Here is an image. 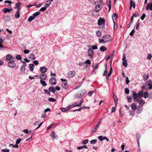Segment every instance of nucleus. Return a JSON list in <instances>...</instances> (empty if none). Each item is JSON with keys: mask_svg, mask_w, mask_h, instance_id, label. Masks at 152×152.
<instances>
[{"mask_svg": "<svg viewBox=\"0 0 152 152\" xmlns=\"http://www.w3.org/2000/svg\"><path fill=\"white\" fill-rule=\"evenodd\" d=\"M99 42L100 43H102V42L104 43V39L103 38L102 39H99Z\"/></svg>", "mask_w": 152, "mask_h": 152, "instance_id": "0e129e2a", "label": "nucleus"}, {"mask_svg": "<svg viewBox=\"0 0 152 152\" xmlns=\"http://www.w3.org/2000/svg\"><path fill=\"white\" fill-rule=\"evenodd\" d=\"M113 99L114 100L115 103V107H116L118 104V99L117 97V96L115 95H114L113 96Z\"/></svg>", "mask_w": 152, "mask_h": 152, "instance_id": "f3484780", "label": "nucleus"}, {"mask_svg": "<svg viewBox=\"0 0 152 152\" xmlns=\"http://www.w3.org/2000/svg\"><path fill=\"white\" fill-rule=\"evenodd\" d=\"M90 142L91 144H94L97 142V140H92L90 141Z\"/></svg>", "mask_w": 152, "mask_h": 152, "instance_id": "c03bdc74", "label": "nucleus"}, {"mask_svg": "<svg viewBox=\"0 0 152 152\" xmlns=\"http://www.w3.org/2000/svg\"><path fill=\"white\" fill-rule=\"evenodd\" d=\"M15 66V63L14 61L12 59L8 63V66L10 68H13Z\"/></svg>", "mask_w": 152, "mask_h": 152, "instance_id": "20e7f679", "label": "nucleus"}, {"mask_svg": "<svg viewBox=\"0 0 152 152\" xmlns=\"http://www.w3.org/2000/svg\"><path fill=\"white\" fill-rule=\"evenodd\" d=\"M3 19L5 22H6L10 21L11 20V18L9 15H7L4 16Z\"/></svg>", "mask_w": 152, "mask_h": 152, "instance_id": "9d476101", "label": "nucleus"}, {"mask_svg": "<svg viewBox=\"0 0 152 152\" xmlns=\"http://www.w3.org/2000/svg\"><path fill=\"white\" fill-rule=\"evenodd\" d=\"M130 106L132 110H134L137 109V106L136 103H133Z\"/></svg>", "mask_w": 152, "mask_h": 152, "instance_id": "dca6fc26", "label": "nucleus"}, {"mask_svg": "<svg viewBox=\"0 0 152 152\" xmlns=\"http://www.w3.org/2000/svg\"><path fill=\"white\" fill-rule=\"evenodd\" d=\"M25 69L26 68L25 67L23 68V66H22L20 69L21 72L23 74L25 72Z\"/></svg>", "mask_w": 152, "mask_h": 152, "instance_id": "2f4dec72", "label": "nucleus"}, {"mask_svg": "<svg viewBox=\"0 0 152 152\" xmlns=\"http://www.w3.org/2000/svg\"><path fill=\"white\" fill-rule=\"evenodd\" d=\"M96 33L98 37H101L102 34V32L101 31L99 30L96 31Z\"/></svg>", "mask_w": 152, "mask_h": 152, "instance_id": "5701e85b", "label": "nucleus"}, {"mask_svg": "<svg viewBox=\"0 0 152 152\" xmlns=\"http://www.w3.org/2000/svg\"><path fill=\"white\" fill-rule=\"evenodd\" d=\"M140 23L139 22V20H138V21L136 23V29H138L139 28V25H140Z\"/></svg>", "mask_w": 152, "mask_h": 152, "instance_id": "6e6d98bb", "label": "nucleus"}, {"mask_svg": "<svg viewBox=\"0 0 152 152\" xmlns=\"http://www.w3.org/2000/svg\"><path fill=\"white\" fill-rule=\"evenodd\" d=\"M84 63L86 64H88L89 65H90L91 64V61L89 59H87L86 61H85Z\"/></svg>", "mask_w": 152, "mask_h": 152, "instance_id": "79ce46f5", "label": "nucleus"}, {"mask_svg": "<svg viewBox=\"0 0 152 152\" xmlns=\"http://www.w3.org/2000/svg\"><path fill=\"white\" fill-rule=\"evenodd\" d=\"M67 83H66L63 82L62 83V86L64 88H66L67 87Z\"/></svg>", "mask_w": 152, "mask_h": 152, "instance_id": "de8ad7c7", "label": "nucleus"}, {"mask_svg": "<svg viewBox=\"0 0 152 152\" xmlns=\"http://www.w3.org/2000/svg\"><path fill=\"white\" fill-rule=\"evenodd\" d=\"M29 58L31 59V60H34L36 59V56L33 54H31L29 55Z\"/></svg>", "mask_w": 152, "mask_h": 152, "instance_id": "b1692460", "label": "nucleus"}, {"mask_svg": "<svg viewBox=\"0 0 152 152\" xmlns=\"http://www.w3.org/2000/svg\"><path fill=\"white\" fill-rule=\"evenodd\" d=\"M15 16L16 18H19L20 17V12H18V11H17L15 14Z\"/></svg>", "mask_w": 152, "mask_h": 152, "instance_id": "393cba45", "label": "nucleus"}, {"mask_svg": "<svg viewBox=\"0 0 152 152\" xmlns=\"http://www.w3.org/2000/svg\"><path fill=\"white\" fill-rule=\"evenodd\" d=\"M46 7H42L39 10L40 11H44L46 9Z\"/></svg>", "mask_w": 152, "mask_h": 152, "instance_id": "052dcab7", "label": "nucleus"}, {"mask_svg": "<svg viewBox=\"0 0 152 152\" xmlns=\"http://www.w3.org/2000/svg\"><path fill=\"white\" fill-rule=\"evenodd\" d=\"M100 50L102 51H104L107 50V48L104 46H101L99 48Z\"/></svg>", "mask_w": 152, "mask_h": 152, "instance_id": "cd10ccee", "label": "nucleus"}, {"mask_svg": "<svg viewBox=\"0 0 152 152\" xmlns=\"http://www.w3.org/2000/svg\"><path fill=\"white\" fill-rule=\"evenodd\" d=\"M146 9L147 10H148L149 9L151 10H152V4L150 3H148L147 4Z\"/></svg>", "mask_w": 152, "mask_h": 152, "instance_id": "ddd939ff", "label": "nucleus"}, {"mask_svg": "<svg viewBox=\"0 0 152 152\" xmlns=\"http://www.w3.org/2000/svg\"><path fill=\"white\" fill-rule=\"evenodd\" d=\"M98 138L101 141H102L104 140V139H103L104 137H103L102 136H99Z\"/></svg>", "mask_w": 152, "mask_h": 152, "instance_id": "603ef678", "label": "nucleus"}, {"mask_svg": "<svg viewBox=\"0 0 152 152\" xmlns=\"http://www.w3.org/2000/svg\"><path fill=\"white\" fill-rule=\"evenodd\" d=\"M143 91L141 90L138 93V97L139 98H141L143 96Z\"/></svg>", "mask_w": 152, "mask_h": 152, "instance_id": "4be33fe9", "label": "nucleus"}, {"mask_svg": "<svg viewBox=\"0 0 152 152\" xmlns=\"http://www.w3.org/2000/svg\"><path fill=\"white\" fill-rule=\"evenodd\" d=\"M152 83V82L151 80H149L147 81L146 83V84L145 85H146L147 86H149L150 84H151Z\"/></svg>", "mask_w": 152, "mask_h": 152, "instance_id": "e433bc0d", "label": "nucleus"}, {"mask_svg": "<svg viewBox=\"0 0 152 152\" xmlns=\"http://www.w3.org/2000/svg\"><path fill=\"white\" fill-rule=\"evenodd\" d=\"M85 69H86V71H88L89 69V65H87V64H86L85 66Z\"/></svg>", "mask_w": 152, "mask_h": 152, "instance_id": "338daca9", "label": "nucleus"}, {"mask_svg": "<svg viewBox=\"0 0 152 152\" xmlns=\"http://www.w3.org/2000/svg\"><path fill=\"white\" fill-rule=\"evenodd\" d=\"M34 131H32L31 130H30L28 132V133L29 134H30L33 135L34 133Z\"/></svg>", "mask_w": 152, "mask_h": 152, "instance_id": "69168bd1", "label": "nucleus"}, {"mask_svg": "<svg viewBox=\"0 0 152 152\" xmlns=\"http://www.w3.org/2000/svg\"><path fill=\"white\" fill-rule=\"evenodd\" d=\"M40 83L43 86H45L47 85L46 82L45 81H44V80H40Z\"/></svg>", "mask_w": 152, "mask_h": 152, "instance_id": "f704fd0d", "label": "nucleus"}, {"mask_svg": "<svg viewBox=\"0 0 152 152\" xmlns=\"http://www.w3.org/2000/svg\"><path fill=\"white\" fill-rule=\"evenodd\" d=\"M1 151L3 152H9V150L7 149H2Z\"/></svg>", "mask_w": 152, "mask_h": 152, "instance_id": "680f3d73", "label": "nucleus"}, {"mask_svg": "<svg viewBox=\"0 0 152 152\" xmlns=\"http://www.w3.org/2000/svg\"><path fill=\"white\" fill-rule=\"evenodd\" d=\"M39 77L41 80H45L46 79L47 76L45 74H41Z\"/></svg>", "mask_w": 152, "mask_h": 152, "instance_id": "9b49d317", "label": "nucleus"}, {"mask_svg": "<svg viewBox=\"0 0 152 152\" xmlns=\"http://www.w3.org/2000/svg\"><path fill=\"white\" fill-rule=\"evenodd\" d=\"M103 38L104 41V43L109 42L112 40V37L109 35L107 34L104 35Z\"/></svg>", "mask_w": 152, "mask_h": 152, "instance_id": "f03ea898", "label": "nucleus"}, {"mask_svg": "<svg viewBox=\"0 0 152 152\" xmlns=\"http://www.w3.org/2000/svg\"><path fill=\"white\" fill-rule=\"evenodd\" d=\"M86 90L84 89H82L80 92L75 94L74 96L75 98L79 99L81 98L86 93Z\"/></svg>", "mask_w": 152, "mask_h": 152, "instance_id": "f257e3e1", "label": "nucleus"}, {"mask_svg": "<svg viewBox=\"0 0 152 152\" xmlns=\"http://www.w3.org/2000/svg\"><path fill=\"white\" fill-rule=\"evenodd\" d=\"M132 97L134 99H136L137 97H138L136 91H134L133 92L132 94Z\"/></svg>", "mask_w": 152, "mask_h": 152, "instance_id": "a211bd4d", "label": "nucleus"}, {"mask_svg": "<svg viewBox=\"0 0 152 152\" xmlns=\"http://www.w3.org/2000/svg\"><path fill=\"white\" fill-rule=\"evenodd\" d=\"M110 0H109V1H108L107 3V4L108 5V8H109V10L108 11L109 12L110 10V9L111 8V5L110 4Z\"/></svg>", "mask_w": 152, "mask_h": 152, "instance_id": "c756f323", "label": "nucleus"}, {"mask_svg": "<svg viewBox=\"0 0 152 152\" xmlns=\"http://www.w3.org/2000/svg\"><path fill=\"white\" fill-rule=\"evenodd\" d=\"M50 83L52 85H55L57 83L56 79L54 77H51L49 80Z\"/></svg>", "mask_w": 152, "mask_h": 152, "instance_id": "7ed1b4c3", "label": "nucleus"}, {"mask_svg": "<svg viewBox=\"0 0 152 152\" xmlns=\"http://www.w3.org/2000/svg\"><path fill=\"white\" fill-rule=\"evenodd\" d=\"M48 100L50 102H54L56 101V99L53 98H50L48 99Z\"/></svg>", "mask_w": 152, "mask_h": 152, "instance_id": "09e8293b", "label": "nucleus"}, {"mask_svg": "<svg viewBox=\"0 0 152 152\" xmlns=\"http://www.w3.org/2000/svg\"><path fill=\"white\" fill-rule=\"evenodd\" d=\"M21 140V139L20 138H19L17 139L16 141V143L17 144H19Z\"/></svg>", "mask_w": 152, "mask_h": 152, "instance_id": "3c124183", "label": "nucleus"}, {"mask_svg": "<svg viewBox=\"0 0 152 152\" xmlns=\"http://www.w3.org/2000/svg\"><path fill=\"white\" fill-rule=\"evenodd\" d=\"M83 102V99H82L80 102V103H79L78 104H77L75 105H74V106H77V107H80L82 105V104Z\"/></svg>", "mask_w": 152, "mask_h": 152, "instance_id": "7c9ffc66", "label": "nucleus"}, {"mask_svg": "<svg viewBox=\"0 0 152 152\" xmlns=\"http://www.w3.org/2000/svg\"><path fill=\"white\" fill-rule=\"evenodd\" d=\"M13 10L12 8H5L2 11L4 12V13H6L7 12H10V11H11Z\"/></svg>", "mask_w": 152, "mask_h": 152, "instance_id": "4468645a", "label": "nucleus"}, {"mask_svg": "<svg viewBox=\"0 0 152 152\" xmlns=\"http://www.w3.org/2000/svg\"><path fill=\"white\" fill-rule=\"evenodd\" d=\"M102 8V7L100 4H97L95 7V10L96 12H98L101 10Z\"/></svg>", "mask_w": 152, "mask_h": 152, "instance_id": "6e6552de", "label": "nucleus"}, {"mask_svg": "<svg viewBox=\"0 0 152 152\" xmlns=\"http://www.w3.org/2000/svg\"><path fill=\"white\" fill-rule=\"evenodd\" d=\"M34 64H29V69L32 72L34 69Z\"/></svg>", "mask_w": 152, "mask_h": 152, "instance_id": "6ab92c4d", "label": "nucleus"}, {"mask_svg": "<svg viewBox=\"0 0 152 152\" xmlns=\"http://www.w3.org/2000/svg\"><path fill=\"white\" fill-rule=\"evenodd\" d=\"M91 48V49H92V50H96L97 49V47L96 45L93 46H92Z\"/></svg>", "mask_w": 152, "mask_h": 152, "instance_id": "e2e57ef3", "label": "nucleus"}, {"mask_svg": "<svg viewBox=\"0 0 152 152\" xmlns=\"http://www.w3.org/2000/svg\"><path fill=\"white\" fill-rule=\"evenodd\" d=\"M152 57V55L150 54H148L147 57V58L149 60H150Z\"/></svg>", "mask_w": 152, "mask_h": 152, "instance_id": "bf43d9fd", "label": "nucleus"}, {"mask_svg": "<svg viewBox=\"0 0 152 152\" xmlns=\"http://www.w3.org/2000/svg\"><path fill=\"white\" fill-rule=\"evenodd\" d=\"M145 17V14L144 13H143L142 15V16L140 17V18H141L142 20H144Z\"/></svg>", "mask_w": 152, "mask_h": 152, "instance_id": "5fc2aeb1", "label": "nucleus"}, {"mask_svg": "<svg viewBox=\"0 0 152 152\" xmlns=\"http://www.w3.org/2000/svg\"><path fill=\"white\" fill-rule=\"evenodd\" d=\"M50 136H52V138L53 140L55 139H57V136L55 134V132L53 131L51 133V135Z\"/></svg>", "mask_w": 152, "mask_h": 152, "instance_id": "2eb2a0df", "label": "nucleus"}, {"mask_svg": "<svg viewBox=\"0 0 152 152\" xmlns=\"http://www.w3.org/2000/svg\"><path fill=\"white\" fill-rule=\"evenodd\" d=\"M49 91L52 92L53 93H54L56 91L55 88H54L53 86L50 87L49 88Z\"/></svg>", "mask_w": 152, "mask_h": 152, "instance_id": "412c9836", "label": "nucleus"}, {"mask_svg": "<svg viewBox=\"0 0 152 152\" xmlns=\"http://www.w3.org/2000/svg\"><path fill=\"white\" fill-rule=\"evenodd\" d=\"M16 58L18 60H21L22 59V57L20 55H17L16 56Z\"/></svg>", "mask_w": 152, "mask_h": 152, "instance_id": "a19ab883", "label": "nucleus"}, {"mask_svg": "<svg viewBox=\"0 0 152 152\" xmlns=\"http://www.w3.org/2000/svg\"><path fill=\"white\" fill-rule=\"evenodd\" d=\"M113 22L114 23V30L115 31V30H116V29H117V24L116 23H115L114 21H113Z\"/></svg>", "mask_w": 152, "mask_h": 152, "instance_id": "a18cd8bd", "label": "nucleus"}, {"mask_svg": "<svg viewBox=\"0 0 152 152\" xmlns=\"http://www.w3.org/2000/svg\"><path fill=\"white\" fill-rule=\"evenodd\" d=\"M125 92L126 94H128L129 93V90L128 88H125Z\"/></svg>", "mask_w": 152, "mask_h": 152, "instance_id": "37998d69", "label": "nucleus"}, {"mask_svg": "<svg viewBox=\"0 0 152 152\" xmlns=\"http://www.w3.org/2000/svg\"><path fill=\"white\" fill-rule=\"evenodd\" d=\"M3 42V40L1 38H0V48H3L4 47L3 46L2 43Z\"/></svg>", "mask_w": 152, "mask_h": 152, "instance_id": "49530a36", "label": "nucleus"}, {"mask_svg": "<svg viewBox=\"0 0 152 152\" xmlns=\"http://www.w3.org/2000/svg\"><path fill=\"white\" fill-rule=\"evenodd\" d=\"M40 14V12H35V13H34L33 14V16L34 17V18H35L36 16L39 15Z\"/></svg>", "mask_w": 152, "mask_h": 152, "instance_id": "72a5a7b5", "label": "nucleus"}, {"mask_svg": "<svg viewBox=\"0 0 152 152\" xmlns=\"http://www.w3.org/2000/svg\"><path fill=\"white\" fill-rule=\"evenodd\" d=\"M35 18L34 17L32 16H30L29 17L28 19V20L29 22L33 20H34Z\"/></svg>", "mask_w": 152, "mask_h": 152, "instance_id": "4c0bfd02", "label": "nucleus"}, {"mask_svg": "<svg viewBox=\"0 0 152 152\" xmlns=\"http://www.w3.org/2000/svg\"><path fill=\"white\" fill-rule=\"evenodd\" d=\"M135 31L134 29H133L132 31L130 33V34H129V35H130L131 36H132L134 33L135 32Z\"/></svg>", "mask_w": 152, "mask_h": 152, "instance_id": "864d4df0", "label": "nucleus"}, {"mask_svg": "<svg viewBox=\"0 0 152 152\" xmlns=\"http://www.w3.org/2000/svg\"><path fill=\"white\" fill-rule=\"evenodd\" d=\"M139 103L140 105H142L144 104L145 101L141 99L140 100V101H139Z\"/></svg>", "mask_w": 152, "mask_h": 152, "instance_id": "c9c22d12", "label": "nucleus"}, {"mask_svg": "<svg viewBox=\"0 0 152 152\" xmlns=\"http://www.w3.org/2000/svg\"><path fill=\"white\" fill-rule=\"evenodd\" d=\"M149 76L148 75H146V74H145L143 76V78L144 81H146L148 79Z\"/></svg>", "mask_w": 152, "mask_h": 152, "instance_id": "c85d7f7f", "label": "nucleus"}, {"mask_svg": "<svg viewBox=\"0 0 152 152\" xmlns=\"http://www.w3.org/2000/svg\"><path fill=\"white\" fill-rule=\"evenodd\" d=\"M127 99L128 102L129 103H131L132 102V98L131 96H127Z\"/></svg>", "mask_w": 152, "mask_h": 152, "instance_id": "58836bf2", "label": "nucleus"}, {"mask_svg": "<svg viewBox=\"0 0 152 152\" xmlns=\"http://www.w3.org/2000/svg\"><path fill=\"white\" fill-rule=\"evenodd\" d=\"M98 64L97 63H96L94 66V68L95 69H97L98 68Z\"/></svg>", "mask_w": 152, "mask_h": 152, "instance_id": "13d9d810", "label": "nucleus"}, {"mask_svg": "<svg viewBox=\"0 0 152 152\" xmlns=\"http://www.w3.org/2000/svg\"><path fill=\"white\" fill-rule=\"evenodd\" d=\"M99 126L96 125L95 126V127H94V128L93 129V130H92V133H93L94 132H96V131L97 129L99 128Z\"/></svg>", "mask_w": 152, "mask_h": 152, "instance_id": "a878e982", "label": "nucleus"}, {"mask_svg": "<svg viewBox=\"0 0 152 152\" xmlns=\"http://www.w3.org/2000/svg\"><path fill=\"white\" fill-rule=\"evenodd\" d=\"M112 17L113 20V19H114L115 20H116L118 17V16L116 13H115L113 14Z\"/></svg>", "mask_w": 152, "mask_h": 152, "instance_id": "bb28decb", "label": "nucleus"}, {"mask_svg": "<svg viewBox=\"0 0 152 152\" xmlns=\"http://www.w3.org/2000/svg\"><path fill=\"white\" fill-rule=\"evenodd\" d=\"M136 139L137 141V144H138V147H140L139 140L141 137V135L139 133H137L136 135Z\"/></svg>", "mask_w": 152, "mask_h": 152, "instance_id": "1a4fd4ad", "label": "nucleus"}, {"mask_svg": "<svg viewBox=\"0 0 152 152\" xmlns=\"http://www.w3.org/2000/svg\"><path fill=\"white\" fill-rule=\"evenodd\" d=\"M93 92H94V91H89L88 93V96H91L92 95L93 93Z\"/></svg>", "mask_w": 152, "mask_h": 152, "instance_id": "4d7b16f0", "label": "nucleus"}, {"mask_svg": "<svg viewBox=\"0 0 152 152\" xmlns=\"http://www.w3.org/2000/svg\"><path fill=\"white\" fill-rule=\"evenodd\" d=\"M148 94L147 92H146L145 93H144V95H143V97H144L145 98H147L148 97Z\"/></svg>", "mask_w": 152, "mask_h": 152, "instance_id": "ea45409f", "label": "nucleus"}, {"mask_svg": "<svg viewBox=\"0 0 152 152\" xmlns=\"http://www.w3.org/2000/svg\"><path fill=\"white\" fill-rule=\"evenodd\" d=\"M75 72L74 71L69 72L68 74V78H72L75 76Z\"/></svg>", "mask_w": 152, "mask_h": 152, "instance_id": "0eeeda50", "label": "nucleus"}, {"mask_svg": "<svg viewBox=\"0 0 152 152\" xmlns=\"http://www.w3.org/2000/svg\"><path fill=\"white\" fill-rule=\"evenodd\" d=\"M30 51L28 50H24V53L25 54H27Z\"/></svg>", "mask_w": 152, "mask_h": 152, "instance_id": "774afa93", "label": "nucleus"}, {"mask_svg": "<svg viewBox=\"0 0 152 152\" xmlns=\"http://www.w3.org/2000/svg\"><path fill=\"white\" fill-rule=\"evenodd\" d=\"M40 71L42 73H45L47 71V69L45 67H41L40 68Z\"/></svg>", "mask_w": 152, "mask_h": 152, "instance_id": "f8f14e48", "label": "nucleus"}, {"mask_svg": "<svg viewBox=\"0 0 152 152\" xmlns=\"http://www.w3.org/2000/svg\"><path fill=\"white\" fill-rule=\"evenodd\" d=\"M105 23V21L104 18H100L98 20V23L99 25H104Z\"/></svg>", "mask_w": 152, "mask_h": 152, "instance_id": "39448f33", "label": "nucleus"}, {"mask_svg": "<svg viewBox=\"0 0 152 152\" xmlns=\"http://www.w3.org/2000/svg\"><path fill=\"white\" fill-rule=\"evenodd\" d=\"M122 65L125 67H126L127 66V63L126 60H123Z\"/></svg>", "mask_w": 152, "mask_h": 152, "instance_id": "473e14b6", "label": "nucleus"}, {"mask_svg": "<svg viewBox=\"0 0 152 152\" xmlns=\"http://www.w3.org/2000/svg\"><path fill=\"white\" fill-rule=\"evenodd\" d=\"M88 142V139H86L85 140H83L82 142V143L83 144H86Z\"/></svg>", "mask_w": 152, "mask_h": 152, "instance_id": "8fccbe9b", "label": "nucleus"}, {"mask_svg": "<svg viewBox=\"0 0 152 152\" xmlns=\"http://www.w3.org/2000/svg\"><path fill=\"white\" fill-rule=\"evenodd\" d=\"M12 58V56L10 54H8L7 55L6 60L7 61H8L10 60Z\"/></svg>", "mask_w": 152, "mask_h": 152, "instance_id": "aec40b11", "label": "nucleus"}, {"mask_svg": "<svg viewBox=\"0 0 152 152\" xmlns=\"http://www.w3.org/2000/svg\"><path fill=\"white\" fill-rule=\"evenodd\" d=\"M88 55L90 58H92L93 56L94 51L93 50L91 49H89L88 51Z\"/></svg>", "mask_w": 152, "mask_h": 152, "instance_id": "423d86ee", "label": "nucleus"}]
</instances>
